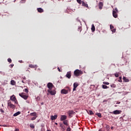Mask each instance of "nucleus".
Here are the masks:
<instances>
[{
    "instance_id": "f8f14e48",
    "label": "nucleus",
    "mask_w": 131,
    "mask_h": 131,
    "mask_svg": "<svg viewBox=\"0 0 131 131\" xmlns=\"http://www.w3.org/2000/svg\"><path fill=\"white\" fill-rule=\"evenodd\" d=\"M57 117H58V116L57 115L54 116H51V120H55L57 119Z\"/></svg>"
},
{
    "instance_id": "72a5a7b5",
    "label": "nucleus",
    "mask_w": 131,
    "mask_h": 131,
    "mask_svg": "<svg viewBox=\"0 0 131 131\" xmlns=\"http://www.w3.org/2000/svg\"><path fill=\"white\" fill-rule=\"evenodd\" d=\"M110 28H111V29H114V27L113 25H110Z\"/></svg>"
},
{
    "instance_id": "c756f323",
    "label": "nucleus",
    "mask_w": 131,
    "mask_h": 131,
    "mask_svg": "<svg viewBox=\"0 0 131 131\" xmlns=\"http://www.w3.org/2000/svg\"><path fill=\"white\" fill-rule=\"evenodd\" d=\"M89 113H90V115H93V114H94V113H93L92 111H90Z\"/></svg>"
},
{
    "instance_id": "e433bc0d",
    "label": "nucleus",
    "mask_w": 131,
    "mask_h": 131,
    "mask_svg": "<svg viewBox=\"0 0 131 131\" xmlns=\"http://www.w3.org/2000/svg\"><path fill=\"white\" fill-rule=\"evenodd\" d=\"M115 76L116 77H118V76H119V75H118V74L116 73V74H115Z\"/></svg>"
},
{
    "instance_id": "8fccbe9b",
    "label": "nucleus",
    "mask_w": 131,
    "mask_h": 131,
    "mask_svg": "<svg viewBox=\"0 0 131 131\" xmlns=\"http://www.w3.org/2000/svg\"><path fill=\"white\" fill-rule=\"evenodd\" d=\"M21 82H23V83H25V82H24V81L22 80Z\"/></svg>"
},
{
    "instance_id": "79ce46f5",
    "label": "nucleus",
    "mask_w": 131,
    "mask_h": 131,
    "mask_svg": "<svg viewBox=\"0 0 131 131\" xmlns=\"http://www.w3.org/2000/svg\"><path fill=\"white\" fill-rule=\"evenodd\" d=\"M58 70L59 72H61V70H60V68H58Z\"/></svg>"
},
{
    "instance_id": "4c0bfd02",
    "label": "nucleus",
    "mask_w": 131,
    "mask_h": 131,
    "mask_svg": "<svg viewBox=\"0 0 131 131\" xmlns=\"http://www.w3.org/2000/svg\"><path fill=\"white\" fill-rule=\"evenodd\" d=\"M70 130H71L70 127H69L67 129V131H70Z\"/></svg>"
},
{
    "instance_id": "473e14b6",
    "label": "nucleus",
    "mask_w": 131,
    "mask_h": 131,
    "mask_svg": "<svg viewBox=\"0 0 131 131\" xmlns=\"http://www.w3.org/2000/svg\"><path fill=\"white\" fill-rule=\"evenodd\" d=\"M112 32H116V29H111Z\"/></svg>"
},
{
    "instance_id": "bb28decb",
    "label": "nucleus",
    "mask_w": 131,
    "mask_h": 131,
    "mask_svg": "<svg viewBox=\"0 0 131 131\" xmlns=\"http://www.w3.org/2000/svg\"><path fill=\"white\" fill-rule=\"evenodd\" d=\"M102 88L103 89H107L108 87L106 85H102Z\"/></svg>"
},
{
    "instance_id": "423d86ee",
    "label": "nucleus",
    "mask_w": 131,
    "mask_h": 131,
    "mask_svg": "<svg viewBox=\"0 0 131 131\" xmlns=\"http://www.w3.org/2000/svg\"><path fill=\"white\" fill-rule=\"evenodd\" d=\"M47 87L48 88V90H53V88H54V85L53 83L49 82L47 84Z\"/></svg>"
},
{
    "instance_id": "6e6552de",
    "label": "nucleus",
    "mask_w": 131,
    "mask_h": 131,
    "mask_svg": "<svg viewBox=\"0 0 131 131\" xmlns=\"http://www.w3.org/2000/svg\"><path fill=\"white\" fill-rule=\"evenodd\" d=\"M8 107H10L11 108H12V109H14V108H15V105L12 104L10 102V101H8Z\"/></svg>"
},
{
    "instance_id": "dca6fc26",
    "label": "nucleus",
    "mask_w": 131,
    "mask_h": 131,
    "mask_svg": "<svg viewBox=\"0 0 131 131\" xmlns=\"http://www.w3.org/2000/svg\"><path fill=\"white\" fill-rule=\"evenodd\" d=\"M91 30H92V32H94V31H95V30H96V28H95V25H94V24L92 25Z\"/></svg>"
},
{
    "instance_id": "0e129e2a",
    "label": "nucleus",
    "mask_w": 131,
    "mask_h": 131,
    "mask_svg": "<svg viewBox=\"0 0 131 131\" xmlns=\"http://www.w3.org/2000/svg\"><path fill=\"white\" fill-rule=\"evenodd\" d=\"M78 29H80V27L78 28Z\"/></svg>"
},
{
    "instance_id": "4d7b16f0",
    "label": "nucleus",
    "mask_w": 131,
    "mask_h": 131,
    "mask_svg": "<svg viewBox=\"0 0 131 131\" xmlns=\"http://www.w3.org/2000/svg\"><path fill=\"white\" fill-rule=\"evenodd\" d=\"M55 124L57 125H58V123H55Z\"/></svg>"
},
{
    "instance_id": "cd10ccee",
    "label": "nucleus",
    "mask_w": 131,
    "mask_h": 131,
    "mask_svg": "<svg viewBox=\"0 0 131 131\" xmlns=\"http://www.w3.org/2000/svg\"><path fill=\"white\" fill-rule=\"evenodd\" d=\"M77 3L79 4L80 5H81V0H77Z\"/></svg>"
},
{
    "instance_id": "f03ea898",
    "label": "nucleus",
    "mask_w": 131,
    "mask_h": 131,
    "mask_svg": "<svg viewBox=\"0 0 131 131\" xmlns=\"http://www.w3.org/2000/svg\"><path fill=\"white\" fill-rule=\"evenodd\" d=\"M117 13H118V10H117V8H115V10L114 9L113 10V15L114 18H117Z\"/></svg>"
},
{
    "instance_id": "4468645a",
    "label": "nucleus",
    "mask_w": 131,
    "mask_h": 131,
    "mask_svg": "<svg viewBox=\"0 0 131 131\" xmlns=\"http://www.w3.org/2000/svg\"><path fill=\"white\" fill-rule=\"evenodd\" d=\"M99 8L100 10H102V9H103V3L102 2H100L99 3Z\"/></svg>"
},
{
    "instance_id": "9b49d317",
    "label": "nucleus",
    "mask_w": 131,
    "mask_h": 131,
    "mask_svg": "<svg viewBox=\"0 0 131 131\" xmlns=\"http://www.w3.org/2000/svg\"><path fill=\"white\" fill-rule=\"evenodd\" d=\"M113 114L117 115V114H120L121 113V111L119 110H116L113 112Z\"/></svg>"
},
{
    "instance_id": "338daca9",
    "label": "nucleus",
    "mask_w": 131,
    "mask_h": 131,
    "mask_svg": "<svg viewBox=\"0 0 131 131\" xmlns=\"http://www.w3.org/2000/svg\"><path fill=\"white\" fill-rule=\"evenodd\" d=\"M0 126H2V125H0Z\"/></svg>"
},
{
    "instance_id": "4be33fe9",
    "label": "nucleus",
    "mask_w": 131,
    "mask_h": 131,
    "mask_svg": "<svg viewBox=\"0 0 131 131\" xmlns=\"http://www.w3.org/2000/svg\"><path fill=\"white\" fill-rule=\"evenodd\" d=\"M30 115L31 116H35V117H36V116H36L37 115V114H36V113H31V114H30Z\"/></svg>"
},
{
    "instance_id": "f704fd0d",
    "label": "nucleus",
    "mask_w": 131,
    "mask_h": 131,
    "mask_svg": "<svg viewBox=\"0 0 131 131\" xmlns=\"http://www.w3.org/2000/svg\"><path fill=\"white\" fill-rule=\"evenodd\" d=\"M25 93H27V94H28V89H25Z\"/></svg>"
},
{
    "instance_id": "412c9836",
    "label": "nucleus",
    "mask_w": 131,
    "mask_h": 131,
    "mask_svg": "<svg viewBox=\"0 0 131 131\" xmlns=\"http://www.w3.org/2000/svg\"><path fill=\"white\" fill-rule=\"evenodd\" d=\"M123 79L124 80L125 82H128V81H129V80H128V79H126L125 77H124Z\"/></svg>"
},
{
    "instance_id": "052dcab7",
    "label": "nucleus",
    "mask_w": 131,
    "mask_h": 131,
    "mask_svg": "<svg viewBox=\"0 0 131 131\" xmlns=\"http://www.w3.org/2000/svg\"><path fill=\"white\" fill-rule=\"evenodd\" d=\"M103 102H106V100H104Z\"/></svg>"
},
{
    "instance_id": "7ed1b4c3",
    "label": "nucleus",
    "mask_w": 131,
    "mask_h": 131,
    "mask_svg": "<svg viewBox=\"0 0 131 131\" xmlns=\"http://www.w3.org/2000/svg\"><path fill=\"white\" fill-rule=\"evenodd\" d=\"M19 96L21 97V98H23V99H24V100H27L28 98V96L25 95L24 93H19Z\"/></svg>"
},
{
    "instance_id": "1a4fd4ad",
    "label": "nucleus",
    "mask_w": 131,
    "mask_h": 131,
    "mask_svg": "<svg viewBox=\"0 0 131 131\" xmlns=\"http://www.w3.org/2000/svg\"><path fill=\"white\" fill-rule=\"evenodd\" d=\"M61 94H63V95H67V94H68V90L62 89L61 91Z\"/></svg>"
},
{
    "instance_id": "f257e3e1",
    "label": "nucleus",
    "mask_w": 131,
    "mask_h": 131,
    "mask_svg": "<svg viewBox=\"0 0 131 131\" xmlns=\"http://www.w3.org/2000/svg\"><path fill=\"white\" fill-rule=\"evenodd\" d=\"M74 74L75 75V76H79L80 74H82V71L77 69L74 72Z\"/></svg>"
},
{
    "instance_id": "ddd939ff",
    "label": "nucleus",
    "mask_w": 131,
    "mask_h": 131,
    "mask_svg": "<svg viewBox=\"0 0 131 131\" xmlns=\"http://www.w3.org/2000/svg\"><path fill=\"white\" fill-rule=\"evenodd\" d=\"M68 114L69 116L72 117V114H74V112H73V111H70L68 112Z\"/></svg>"
},
{
    "instance_id": "a211bd4d",
    "label": "nucleus",
    "mask_w": 131,
    "mask_h": 131,
    "mask_svg": "<svg viewBox=\"0 0 131 131\" xmlns=\"http://www.w3.org/2000/svg\"><path fill=\"white\" fill-rule=\"evenodd\" d=\"M19 114H21V112H17L15 113L14 114H13V116H14V117L18 116V115H19Z\"/></svg>"
},
{
    "instance_id": "0eeeda50",
    "label": "nucleus",
    "mask_w": 131,
    "mask_h": 131,
    "mask_svg": "<svg viewBox=\"0 0 131 131\" xmlns=\"http://www.w3.org/2000/svg\"><path fill=\"white\" fill-rule=\"evenodd\" d=\"M66 77L67 78H69V79H70V78H71V71H69V72H68L67 73V74L66 75Z\"/></svg>"
},
{
    "instance_id": "c9c22d12",
    "label": "nucleus",
    "mask_w": 131,
    "mask_h": 131,
    "mask_svg": "<svg viewBox=\"0 0 131 131\" xmlns=\"http://www.w3.org/2000/svg\"><path fill=\"white\" fill-rule=\"evenodd\" d=\"M0 111L2 113H5V111H4V110L2 108L0 109Z\"/></svg>"
},
{
    "instance_id": "7c9ffc66",
    "label": "nucleus",
    "mask_w": 131,
    "mask_h": 131,
    "mask_svg": "<svg viewBox=\"0 0 131 131\" xmlns=\"http://www.w3.org/2000/svg\"><path fill=\"white\" fill-rule=\"evenodd\" d=\"M36 117H37V116L32 118L31 120H35V119H36Z\"/></svg>"
},
{
    "instance_id": "2f4dec72",
    "label": "nucleus",
    "mask_w": 131,
    "mask_h": 131,
    "mask_svg": "<svg viewBox=\"0 0 131 131\" xmlns=\"http://www.w3.org/2000/svg\"><path fill=\"white\" fill-rule=\"evenodd\" d=\"M103 84H106V85H108V84H109V82H103Z\"/></svg>"
},
{
    "instance_id": "37998d69",
    "label": "nucleus",
    "mask_w": 131,
    "mask_h": 131,
    "mask_svg": "<svg viewBox=\"0 0 131 131\" xmlns=\"http://www.w3.org/2000/svg\"><path fill=\"white\" fill-rule=\"evenodd\" d=\"M23 79H26V77L25 76L23 77Z\"/></svg>"
},
{
    "instance_id": "20e7f679",
    "label": "nucleus",
    "mask_w": 131,
    "mask_h": 131,
    "mask_svg": "<svg viewBox=\"0 0 131 131\" xmlns=\"http://www.w3.org/2000/svg\"><path fill=\"white\" fill-rule=\"evenodd\" d=\"M10 100L11 101H13V102H14L15 104H17L18 102H17V99H16V97H15V95H13L10 97Z\"/></svg>"
},
{
    "instance_id": "2eb2a0df",
    "label": "nucleus",
    "mask_w": 131,
    "mask_h": 131,
    "mask_svg": "<svg viewBox=\"0 0 131 131\" xmlns=\"http://www.w3.org/2000/svg\"><path fill=\"white\" fill-rule=\"evenodd\" d=\"M37 10L38 13H43V9L41 8H38Z\"/></svg>"
},
{
    "instance_id": "13d9d810",
    "label": "nucleus",
    "mask_w": 131,
    "mask_h": 131,
    "mask_svg": "<svg viewBox=\"0 0 131 131\" xmlns=\"http://www.w3.org/2000/svg\"><path fill=\"white\" fill-rule=\"evenodd\" d=\"M60 126L61 127H62V124H60Z\"/></svg>"
},
{
    "instance_id": "5701e85b",
    "label": "nucleus",
    "mask_w": 131,
    "mask_h": 131,
    "mask_svg": "<svg viewBox=\"0 0 131 131\" xmlns=\"http://www.w3.org/2000/svg\"><path fill=\"white\" fill-rule=\"evenodd\" d=\"M73 86L74 88H77L78 86V83L77 82L74 83Z\"/></svg>"
},
{
    "instance_id": "c85d7f7f",
    "label": "nucleus",
    "mask_w": 131,
    "mask_h": 131,
    "mask_svg": "<svg viewBox=\"0 0 131 131\" xmlns=\"http://www.w3.org/2000/svg\"><path fill=\"white\" fill-rule=\"evenodd\" d=\"M8 62H9V63H12V59H11V58H8Z\"/></svg>"
},
{
    "instance_id": "864d4df0",
    "label": "nucleus",
    "mask_w": 131,
    "mask_h": 131,
    "mask_svg": "<svg viewBox=\"0 0 131 131\" xmlns=\"http://www.w3.org/2000/svg\"><path fill=\"white\" fill-rule=\"evenodd\" d=\"M99 131H103V130H102V129H100L99 130Z\"/></svg>"
},
{
    "instance_id": "ea45409f",
    "label": "nucleus",
    "mask_w": 131,
    "mask_h": 131,
    "mask_svg": "<svg viewBox=\"0 0 131 131\" xmlns=\"http://www.w3.org/2000/svg\"><path fill=\"white\" fill-rule=\"evenodd\" d=\"M73 91H76V88L74 87V88H73Z\"/></svg>"
},
{
    "instance_id": "69168bd1",
    "label": "nucleus",
    "mask_w": 131,
    "mask_h": 131,
    "mask_svg": "<svg viewBox=\"0 0 131 131\" xmlns=\"http://www.w3.org/2000/svg\"><path fill=\"white\" fill-rule=\"evenodd\" d=\"M47 95H49V93H48Z\"/></svg>"
},
{
    "instance_id": "f3484780",
    "label": "nucleus",
    "mask_w": 131,
    "mask_h": 131,
    "mask_svg": "<svg viewBox=\"0 0 131 131\" xmlns=\"http://www.w3.org/2000/svg\"><path fill=\"white\" fill-rule=\"evenodd\" d=\"M11 85H16V81L14 80H12L10 82Z\"/></svg>"
},
{
    "instance_id": "6e6d98bb",
    "label": "nucleus",
    "mask_w": 131,
    "mask_h": 131,
    "mask_svg": "<svg viewBox=\"0 0 131 131\" xmlns=\"http://www.w3.org/2000/svg\"><path fill=\"white\" fill-rule=\"evenodd\" d=\"M111 129H113V127H111Z\"/></svg>"
},
{
    "instance_id": "bf43d9fd",
    "label": "nucleus",
    "mask_w": 131,
    "mask_h": 131,
    "mask_svg": "<svg viewBox=\"0 0 131 131\" xmlns=\"http://www.w3.org/2000/svg\"><path fill=\"white\" fill-rule=\"evenodd\" d=\"M41 105H43V103H41Z\"/></svg>"
},
{
    "instance_id": "e2e57ef3",
    "label": "nucleus",
    "mask_w": 131,
    "mask_h": 131,
    "mask_svg": "<svg viewBox=\"0 0 131 131\" xmlns=\"http://www.w3.org/2000/svg\"><path fill=\"white\" fill-rule=\"evenodd\" d=\"M115 107H117V105H115Z\"/></svg>"
},
{
    "instance_id": "58836bf2",
    "label": "nucleus",
    "mask_w": 131,
    "mask_h": 131,
    "mask_svg": "<svg viewBox=\"0 0 131 131\" xmlns=\"http://www.w3.org/2000/svg\"><path fill=\"white\" fill-rule=\"evenodd\" d=\"M118 81H119V82H122V80H121V79H119L118 80Z\"/></svg>"
},
{
    "instance_id": "6ab92c4d",
    "label": "nucleus",
    "mask_w": 131,
    "mask_h": 131,
    "mask_svg": "<svg viewBox=\"0 0 131 131\" xmlns=\"http://www.w3.org/2000/svg\"><path fill=\"white\" fill-rule=\"evenodd\" d=\"M82 6H83L84 7H85L86 8H88L89 7V6L88 5V4L85 3L83 2H82Z\"/></svg>"
},
{
    "instance_id": "603ef678",
    "label": "nucleus",
    "mask_w": 131,
    "mask_h": 131,
    "mask_svg": "<svg viewBox=\"0 0 131 131\" xmlns=\"http://www.w3.org/2000/svg\"><path fill=\"white\" fill-rule=\"evenodd\" d=\"M19 63H22V60L19 61Z\"/></svg>"
},
{
    "instance_id": "a19ab883",
    "label": "nucleus",
    "mask_w": 131,
    "mask_h": 131,
    "mask_svg": "<svg viewBox=\"0 0 131 131\" xmlns=\"http://www.w3.org/2000/svg\"><path fill=\"white\" fill-rule=\"evenodd\" d=\"M10 66H11V68H12V67H14V64H10Z\"/></svg>"
},
{
    "instance_id": "aec40b11",
    "label": "nucleus",
    "mask_w": 131,
    "mask_h": 131,
    "mask_svg": "<svg viewBox=\"0 0 131 131\" xmlns=\"http://www.w3.org/2000/svg\"><path fill=\"white\" fill-rule=\"evenodd\" d=\"M29 67L30 68H35V67H37V65L30 64Z\"/></svg>"
},
{
    "instance_id": "b1692460",
    "label": "nucleus",
    "mask_w": 131,
    "mask_h": 131,
    "mask_svg": "<svg viewBox=\"0 0 131 131\" xmlns=\"http://www.w3.org/2000/svg\"><path fill=\"white\" fill-rule=\"evenodd\" d=\"M96 115H97V116H98L100 118H101V117H102V115H101V113L96 114Z\"/></svg>"
},
{
    "instance_id": "5fc2aeb1",
    "label": "nucleus",
    "mask_w": 131,
    "mask_h": 131,
    "mask_svg": "<svg viewBox=\"0 0 131 131\" xmlns=\"http://www.w3.org/2000/svg\"><path fill=\"white\" fill-rule=\"evenodd\" d=\"M119 79H121V77H119Z\"/></svg>"
},
{
    "instance_id": "09e8293b",
    "label": "nucleus",
    "mask_w": 131,
    "mask_h": 131,
    "mask_svg": "<svg viewBox=\"0 0 131 131\" xmlns=\"http://www.w3.org/2000/svg\"><path fill=\"white\" fill-rule=\"evenodd\" d=\"M77 21H78L79 22H80V20H79V19H78V18L77 19Z\"/></svg>"
},
{
    "instance_id": "a878e982",
    "label": "nucleus",
    "mask_w": 131,
    "mask_h": 131,
    "mask_svg": "<svg viewBox=\"0 0 131 131\" xmlns=\"http://www.w3.org/2000/svg\"><path fill=\"white\" fill-rule=\"evenodd\" d=\"M30 127H31V128H34V127H35L34 125L33 124H30Z\"/></svg>"
},
{
    "instance_id": "de8ad7c7",
    "label": "nucleus",
    "mask_w": 131,
    "mask_h": 131,
    "mask_svg": "<svg viewBox=\"0 0 131 131\" xmlns=\"http://www.w3.org/2000/svg\"><path fill=\"white\" fill-rule=\"evenodd\" d=\"M15 131H19V129H18V128H17V129H15Z\"/></svg>"
},
{
    "instance_id": "39448f33",
    "label": "nucleus",
    "mask_w": 131,
    "mask_h": 131,
    "mask_svg": "<svg viewBox=\"0 0 131 131\" xmlns=\"http://www.w3.org/2000/svg\"><path fill=\"white\" fill-rule=\"evenodd\" d=\"M48 93H49L50 94V95H51V96H54V95H56V90H48Z\"/></svg>"
},
{
    "instance_id": "49530a36",
    "label": "nucleus",
    "mask_w": 131,
    "mask_h": 131,
    "mask_svg": "<svg viewBox=\"0 0 131 131\" xmlns=\"http://www.w3.org/2000/svg\"><path fill=\"white\" fill-rule=\"evenodd\" d=\"M116 104H120V102L118 101V102L116 103Z\"/></svg>"
},
{
    "instance_id": "a18cd8bd",
    "label": "nucleus",
    "mask_w": 131,
    "mask_h": 131,
    "mask_svg": "<svg viewBox=\"0 0 131 131\" xmlns=\"http://www.w3.org/2000/svg\"><path fill=\"white\" fill-rule=\"evenodd\" d=\"M0 73H2V74H5V73L2 72H0Z\"/></svg>"
},
{
    "instance_id": "393cba45",
    "label": "nucleus",
    "mask_w": 131,
    "mask_h": 131,
    "mask_svg": "<svg viewBox=\"0 0 131 131\" xmlns=\"http://www.w3.org/2000/svg\"><path fill=\"white\" fill-rule=\"evenodd\" d=\"M63 124L65 125H68V123L67 122V120H64L63 121Z\"/></svg>"
},
{
    "instance_id": "3c124183",
    "label": "nucleus",
    "mask_w": 131,
    "mask_h": 131,
    "mask_svg": "<svg viewBox=\"0 0 131 131\" xmlns=\"http://www.w3.org/2000/svg\"><path fill=\"white\" fill-rule=\"evenodd\" d=\"M68 89H69V92H70V91H71L70 88L68 87Z\"/></svg>"
},
{
    "instance_id": "9d476101",
    "label": "nucleus",
    "mask_w": 131,
    "mask_h": 131,
    "mask_svg": "<svg viewBox=\"0 0 131 131\" xmlns=\"http://www.w3.org/2000/svg\"><path fill=\"white\" fill-rule=\"evenodd\" d=\"M67 119V116L66 115H61L60 118L61 121H63V120H66Z\"/></svg>"
},
{
    "instance_id": "c03bdc74",
    "label": "nucleus",
    "mask_w": 131,
    "mask_h": 131,
    "mask_svg": "<svg viewBox=\"0 0 131 131\" xmlns=\"http://www.w3.org/2000/svg\"><path fill=\"white\" fill-rule=\"evenodd\" d=\"M2 126H4V127H6V126H7V125L4 124V125H3Z\"/></svg>"
},
{
    "instance_id": "680f3d73",
    "label": "nucleus",
    "mask_w": 131,
    "mask_h": 131,
    "mask_svg": "<svg viewBox=\"0 0 131 131\" xmlns=\"http://www.w3.org/2000/svg\"><path fill=\"white\" fill-rule=\"evenodd\" d=\"M47 131H51V130H47Z\"/></svg>"
}]
</instances>
